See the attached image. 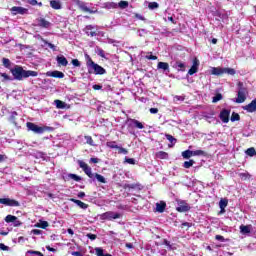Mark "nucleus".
Segmentation results:
<instances>
[{
    "label": "nucleus",
    "mask_w": 256,
    "mask_h": 256,
    "mask_svg": "<svg viewBox=\"0 0 256 256\" xmlns=\"http://www.w3.org/2000/svg\"><path fill=\"white\" fill-rule=\"evenodd\" d=\"M56 61L58 65H61L62 67H67V65H69V61H67V58L63 55L57 56Z\"/></svg>",
    "instance_id": "nucleus-19"
},
{
    "label": "nucleus",
    "mask_w": 256,
    "mask_h": 256,
    "mask_svg": "<svg viewBox=\"0 0 256 256\" xmlns=\"http://www.w3.org/2000/svg\"><path fill=\"white\" fill-rule=\"evenodd\" d=\"M107 147H109L110 149H118V145L117 142L115 141H110L106 143Z\"/></svg>",
    "instance_id": "nucleus-42"
},
{
    "label": "nucleus",
    "mask_w": 256,
    "mask_h": 256,
    "mask_svg": "<svg viewBox=\"0 0 256 256\" xmlns=\"http://www.w3.org/2000/svg\"><path fill=\"white\" fill-rule=\"evenodd\" d=\"M125 163H128L129 165H135L136 162L134 158L125 157Z\"/></svg>",
    "instance_id": "nucleus-52"
},
{
    "label": "nucleus",
    "mask_w": 256,
    "mask_h": 256,
    "mask_svg": "<svg viewBox=\"0 0 256 256\" xmlns=\"http://www.w3.org/2000/svg\"><path fill=\"white\" fill-rule=\"evenodd\" d=\"M92 89H94V91H100V89H103V86L99 84H95L92 86Z\"/></svg>",
    "instance_id": "nucleus-61"
},
{
    "label": "nucleus",
    "mask_w": 256,
    "mask_h": 256,
    "mask_svg": "<svg viewBox=\"0 0 256 256\" xmlns=\"http://www.w3.org/2000/svg\"><path fill=\"white\" fill-rule=\"evenodd\" d=\"M183 159H191L193 157V150H185L182 152Z\"/></svg>",
    "instance_id": "nucleus-29"
},
{
    "label": "nucleus",
    "mask_w": 256,
    "mask_h": 256,
    "mask_svg": "<svg viewBox=\"0 0 256 256\" xmlns=\"http://www.w3.org/2000/svg\"><path fill=\"white\" fill-rule=\"evenodd\" d=\"M35 23L37 27H43L44 29H49V27H51V22L45 20V18H37Z\"/></svg>",
    "instance_id": "nucleus-9"
},
{
    "label": "nucleus",
    "mask_w": 256,
    "mask_h": 256,
    "mask_svg": "<svg viewBox=\"0 0 256 256\" xmlns=\"http://www.w3.org/2000/svg\"><path fill=\"white\" fill-rule=\"evenodd\" d=\"M231 115V110H227V109H223L220 112V120L222 121V123H229V116Z\"/></svg>",
    "instance_id": "nucleus-11"
},
{
    "label": "nucleus",
    "mask_w": 256,
    "mask_h": 256,
    "mask_svg": "<svg viewBox=\"0 0 256 256\" xmlns=\"http://www.w3.org/2000/svg\"><path fill=\"white\" fill-rule=\"evenodd\" d=\"M54 104L56 105L57 109H65V107H67V103L61 100H55Z\"/></svg>",
    "instance_id": "nucleus-28"
},
{
    "label": "nucleus",
    "mask_w": 256,
    "mask_h": 256,
    "mask_svg": "<svg viewBox=\"0 0 256 256\" xmlns=\"http://www.w3.org/2000/svg\"><path fill=\"white\" fill-rule=\"evenodd\" d=\"M197 71H199V60L197 58H195L193 60V65L191 66V68L188 71V74L195 75V73H197Z\"/></svg>",
    "instance_id": "nucleus-15"
},
{
    "label": "nucleus",
    "mask_w": 256,
    "mask_h": 256,
    "mask_svg": "<svg viewBox=\"0 0 256 256\" xmlns=\"http://www.w3.org/2000/svg\"><path fill=\"white\" fill-rule=\"evenodd\" d=\"M240 232L243 235H247V233H251V228L249 226L241 225L240 226Z\"/></svg>",
    "instance_id": "nucleus-30"
},
{
    "label": "nucleus",
    "mask_w": 256,
    "mask_h": 256,
    "mask_svg": "<svg viewBox=\"0 0 256 256\" xmlns=\"http://www.w3.org/2000/svg\"><path fill=\"white\" fill-rule=\"evenodd\" d=\"M106 9H117L118 5L115 2H107L104 4Z\"/></svg>",
    "instance_id": "nucleus-32"
},
{
    "label": "nucleus",
    "mask_w": 256,
    "mask_h": 256,
    "mask_svg": "<svg viewBox=\"0 0 256 256\" xmlns=\"http://www.w3.org/2000/svg\"><path fill=\"white\" fill-rule=\"evenodd\" d=\"M86 237H88V239L91 241H95V239H97V235L91 233L87 234Z\"/></svg>",
    "instance_id": "nucleus-59"
},
{
    "label": "nucleus",
    "mask_w": 256,
    "mask_h": 256,
    "mask_svg": "<svg viewBox=\"0 0 256 256\" xmlns=\"http://www.w3.org/2000/svg\"><path fill=\"white\" fill-rule=\"evenodd\" d=\"M117 5L120 9H127V7H129V2L122 0Z\"/></svg>",
    "instance_id": "nucleus-37"
},
{
    "label": "nucleus",
    "mask_w": 256,
    "mask_h": 256,
    "mask_svg": "<svg viewBox=\"0 0 256 256\" xmlns=\"http://www.w3.org/2000/svg\"><path fill=\"white\" fill-rule=\"evenodd\" d=\"M239 119H241V116H239L238 113L233 112L230 118V121H232V123H234V121H239Z\"/></svg>",
    "instance_id": "nucleus-40"
},
{
    "label": "nucleus",
    "mask_w": 256,
    "mask_h": 256,
    "mask_svg": "<svg viewBox=\"0 0 256 256\" xmlns=\"http://www.w3.org/2000/svg\"><path fill=\"white\" fill-rule=\"evenodd\" d=\"M166 207H167V203H165L164 201H160L159 203H156L157 213H164Z\"/></svg>",
    "instance_id": "nucleus-21"
},
{
    "label": "nucleus",
    "mask_w": 256,
    "mask_h": 256,
    "mask_svg": "<svg viewBox=\"0 0 256 256\" xmlns=\"http://www.w3.org/2000/svg\"><path fill=\"white\" fill-rule=\"evenodd\" d=\"M224 73H227L228 75H235V69H233V68H224Z\"/></svg>",
    "instance_id": "nucleus-50"
},
{
    "label": "nucleus",
    "mask_w": 256,
    "mask_h": 256,
    "mask_svg": "<svg viewBox=\"0 0 256 256\" xmlns=\"http://www.w3.org/2000/svg\"><path fill=\"white\" fill-rule=\"evenodd\" d=\"M72 256H83V253L79 252V251H73L71 252Z\"/></svg>",
    "instance_id": "nucleus-63"
},
{
    "label": "nucleus",
    "mask_w": 256,
    "mask_h": 256,
    "mask_svg": "<svg viewBox=\"0 0 256 256\" xmlns=\"http://www.w3.org/2000/svg\"><path fill=\"white\" fill-rule=\"evenodd\" d=\"M157 69H161L165 75H169V63L167 62H158Z\"/></svg>",
    "instance_id": "nucleus-17"
},
{
    "label": "nucleus",
    "mask_w": 256,
    "mask_h": 256,
    "mask_svg": "<svg viewBox=\"0 0 256 256\" xmlns=\"http://www.w3.org/2000/svg\"><path fill=\"white\" fill-rule=\"evenodd\" d=\"M78 165L90 179H95V174H93L91 167L87 163L83 160H78Z\"/></svg>",
    "instance_id": "nucleus-5"
},
{
    "label": "nucleus",
    "mask_w": 256,
    "mask_h": 256,
    "mask_svg": "<svg viewBox=\"0 0 256 256\" xmlns=\"http://www.w3.org/2000/svg\"><path fill=\"white\" fill-rule=\"evenodd\" d=\"M26 127L28 131H33V133H36V135H42L45 131H53V128L49 126H37V124L33 122H27Z\"/></svg>",
    "instance_id": "nucleus-3"
},
{
    "label": "nucleus",
    "mask_w": 256,
    "mask_h": 256,
    "mask_svg": "<svg viewBox=\"0 0 256 256\" xmlns=\"http://www.w3.org/2000/svg\"><path fill=\"white\" fill-rule=\"evenodd\" d=\"M0 76L3 77L5 81H11V77L7 73H0Z\"/></svg>",
    "instance_id": "nucleus-58"
},
{
    "label": "nucleus",
    "mask_w": 256,
    "mask_h": 256,
    "mask_svg": "<svg viewBox=\"0 0 256 256\" xmlns=\"http://www.w3.org/2000/svg\"><path fill=\"white\" fill-rule=\"evenodd\" d=\"M86 35L90 37H97V26L88 25L85 27Z\"/></svg>",
    "instance_id": "nucleus-12"
},
{
    "label": "nucleus",
    "mask_w": 256,
    "mask_h": 256,
    "mask_svg": "<svg viewBox=\"0 0 256 256\" xmlns=\"http://www.w3.org/2000/svg\"><path fill=\"white\" fill-rule=\"evenodd\" d=\"M14 227H21V221H19V218L16 216V220L12 222Z\"/></svg>",
    "instance_id": "nucleus-56"
},
{
    "label": "nucleus",
    "mask_w": 256,
    "mask_h": 256,
    "mask_svg": "<svg viewBox=\"0 0 256 256\" xmlns=\"http://www.w3.org/2000/svg\"><path fill=\"white\" fill-rule=\"evenodd\" d=\"M42 41H43V43H44L45 45H47L50 49H52V51H56V50H57L55 44H52V43H50V42H47V40H42Z\"/></svg>",
    "instance_id": "nucleus-44"
},
{
    "label": "nucleus",
    "mask_w": 256,
    "mask_h": 256,
    "mask_svg": "<svg viewBox=\"0 0 256 256\" xmlns=\"http://www.w3.org/2000/svg\"><path fill=\"white\" fill-rule=\"evenodd\" d=\"M1 205H7L8 207H19V201L11 198H0Z\"/></svg>",
    "instance_id": "nucleus-7"
},
{
    "label": "nucleus",
    "mask_w": 256,
    "mask_h": 256,
    "mask_svg": "<svg viewBox=\"0 0 256 256\" xmlns=\"http://www.w3.org/2000/svg\"><path fill=\"white\" fill-rule=\"evenodd\" d=\"M146 59L150 60V61H157V56L151 54L150 55H146Z\"/></svg>",
    "instance_id": "nucleus-54"
},
{
    "label": "nucleus",
    "mask_w": 256,
    "mask_h": 256,
    "mask_svg": "<svg viewBox=\"0 0 256 256\" xmlns=\"http://www.w3.org/2000/svg\"><path fill=\"white\" fill-rule=\"evenodd\" d=\"M28 253H29L30 255L44 256L43 253H41V252H39V251L29 250Z\"/></svg>",
    "instance_id": "nucleus-57"
},
{
    "label": "nucleus",
    "mask_w": 256,
    "mask_h": 256,
    "mask_svg": "<svg viewBox=\"0 0 256 256\" xmlns=\"http://www.w3.org/2000/svg\"><path fill=\"white\" fill-rule=\"evenodd\" d=\"M11 73L16 81H23V79H27L28 77H37L39 75L37 71L25 70L21 66H15L11 69Z\"/></svg>",
    "instance_id": "nucleus-1"
},
{
    "label": "nucleus",
    "mask_w": 256,
    "mask_h": 256,
    "mask_svg": "<svg viewBox=\"0 0 256 256\" xmlns=\"http://www.w3.org/2000/svg\"><path fill=\"white\" fill-rule=\"evenodd\" d=\"M223 99V95L221 93H217L213 98L212 102L219 103Z\"/></svg>",
    "instance_id": "nucleus-35"
},
{
    "label": "nucleus",
    "mask_w": 256,
    "mask_h": 256,
    "mask_svg": "<svg viewBox=\"0 0 256 256\" xmlns=\"http://www.w3.org/2000/svg\"><path fill=\"white\" fill-rule=\"evenodd\" d=\"M15 117H17V112H12L10 116V121L13 123V125H17V122L15 121Z\"/></svg>",
    "instance_id": "nucleus-49"
},
{
    "label": "nucleus",
    "mask_w": 256,
    "mask_h": 256,
    "mask_svg": "<svg viewBox=\"0 0 256 256\" xmlns=\"http://www.w3.org/2000/svg\"><path fill=\"white\" fill-rule=\"evenodd\" d=\"M47 77H54L56 79H63V77H65V74L61 71H48L46 73Z\"/></svg>",
    "instance_id": "nucleus-13"
},
{
    "label": "nucleus",
    "mask_w": 256,
    "mask_h": 256,
    "mask_svg": "<svg viewBox=\"0 0 256 256\" xmlns=\"http://www.w3.org/2000/svg\"><path fill=\"white\" fill-rule=\"evenodd\" d=\"M118 153L120 154V155H127V153H129V151H127V149H125V148H123V147H121V146H118Z\"/></svg>",
    "instance_id": "nucleus-48"
},
{
    "label": "nucleus",
    "mask_w": 256,
    "mask_h": 256,
    "mask_svg": "<svg viewBox=\"0 0 256 256\" xmlns=\"http://www.w3.org/2000/svg\"><path fill=\"white\" fill-rule=\"evenodd\" d=\"M68 179H73V181H81L80 176H77L76 174H68Z\"/></svg>",
    "instance_id": "nucleus-45"
},
{
    "label": "nucleus",
    "mask_w": 256,
    "mask_h": 256,
    "mask_svg": "<svg viewBox=\"0 0 256 256\" xmlns=\"http://www.w3.org/2000/svg\"><path fill=\"white\" fill-rule=\"evenodd\" d=\"M246 155H248L249 157H255L256 155V150L255 148L251 147V148H248L246 150Z\"/></svg>",
    "instance_id": "nucleus-34"
},
{
    "label": "nucleus",
    "mask_w": 256,
    "mask_h": 256,
    "mask_svg": "<svg viewBox=\"0 0 256 256\" xmlns=\"http://www.w3.org/2000/svg\"><path fill=\"white\" fill-rule=\"evenodd\" d=\"M38 227H40L41 229H47V227H49V222L40 221V223L38 224Z\"/></svg>",
    "instance_id": "nucleus-46"
},
{
    "label": "nucleus",
    "mask_w": 256,
    "mask_h": 256,
    "mask_svg": "<svg viewBox=\"0 0 256 256\" xmlns=\"http://www.w3.org/2000/svg\"><path fill=\"white\" fill-rule=\"evenodd\" d=\"M95 253L97 256H113L109 253L105 254V250H103V248H95Z\"/></svg>",
    "instance_id": "nucleus-26"
},
{
    "label": "nucleus",
    "mask_w": 256,
    "mask_h": 256,
    "mask_svg": "<svg viewBox=\"0 0 256 256\" xmlns=\"http://www.w3.org/2000/svg\"><path fill=\"white\" fill-rule=\"evenodd\" d=\"M173 69H176L177 71H185V63L181 61H176L172 65Z\"/></svg>",
    "instance_id": "nucleus-22"
},
{
    "label": "nucleus",
    "mask_w": 256,
    "mask_h": 256,
    "mask_svg": "<svg viewBox=\"0 0 256 256\" xmlns=\"http://www.w3.org/2000/svg\"><path fill=\"white\" fill-rule=\"evenodd\" d=\"M78 7L79 9H81V11H83L84 13H90L93 14L95 13V11L91 10L89 7H87V3L85 2H78Z\"/></svg>",
    "instance_id": "nucleus-18"
},
{
    "label": "nucleus",
    "mask_w": 256,
    "mask_h": 256,
    "mask_svg": "<svg viewBox=\"0 0 256 256\" xmlns=\"http://www.w3.org/2000/svg\"><path fill=\"white\" fill-rule=\"evenodd\" d=\"M95 179H97V181H99V183H107V180L105 179V177L101 174H94Z\"/></svg>",
    "instance_id": "nucleus-31"
},
{
    "label": "nucleus",
    "mask_w": 256,
    "mask_h": 256,
    "mask_svg": "<svg viewBox=\"0 0 256 256\" xmlns=\"http://www.w3.org/2000/svg\"><path fill=\"white\" fill-rule=\"evenodd\" d=\"M215 240L216 241H221V243L225 242V237L221 236V235H216L215 236Z\"/></svg>",
    "instance_id": "nucleus-60"
},
{
    "label": "nucleus",
    "mask_w": 256,
    "mask_h": 256,
    "mask_svg": "<svg viewBox=\"0 0 256 256\" xmlns=\"http://www.w3.org/2000/svg\"><path fill=\"white\" fill-rule=\"evenodd\" d=\"M2 63L6 67V69H9V67H11V60H9L8 58H3Z\"/></svg>",
    "instance_id": "nucleus-43"
},
{
    "label": "nucleus",
    "mask_w": 256,
    "mask_h": 256,
    "mask_svg": "<svg viewBox=\"0 0 256 256\" xmlns=\"http://www.w3.org/2000/svg\"><path fill=\"white\" fill-rule=\"evenodd\" d=\"M192 156L193 157H207V152L203 150H194L192 151Z\"/></svg>",
    "instance_id": "nucleus-24"
},
{
    "label": "nucleus",
    "mask_w": 256,
    "mask_h": 256,
    "mask_svg": "<svg viewBox=\"0 0 256 256\" xmlns=\"http://www.w3.org/2000/svg\"><path fill=\"white\" fill-rule=\"evenodd\" d=\"M175 101H185V96H175Z\"/></svg>",
    "instance_id": "nucleus-62"
},
{
    "label": "nucleus",
    "mask_w": 256,
    "mask_h": 256,
    "mask_svg": "<svg viewBox=\"0 0 256 256\" xmlns=\"http://www.w3.org/2000/svg\"><path fill=\"white\" fill-rule=\"evenodd\" d=\"M191 206L185 202H181L178 207L176 208V211L179 213H187V211H190Z\"/></svg>",
    "instance_id": "nucleus-14"
},
{
    "label": "nucleus",
    "mask_w": 256,
    "mask_h": 256,
    "mask_svg": "<svg viewBox=\"0 0 256 256\" xmlns=\"http://www.w3.org/2000/svg\"><path fill=\"white\" fill-rule=\"evenodd\" d=\"M122 215L119 212L108 211L100 214L101 221H113L115 219H121Z\"/></svg>",
    "instance_id": "nucleus-4"
},
{
    "label": "nucleus",
    "mask_w": 256,
    "mask_h": 256,
    "mask_svg": "<svg viewBox=\"0 0 256 256\" xmlns=\"http://www.w3.org/2000/svg\"><path fill=\"white\" fill-rule=\"evenodd\" d=\"M32 233H33V235H41V230L34 229V230H32Z\"/></svg>",
    "instance_id": "nucleus-64"
},
{
    "label": "nucleus",
    "mask_w": 256,
    "mask_h": 256,
    "mask_svg": "<svg viewBox=\"0 0 256 256\" xmlns=\"http://www.w3.org/2000/svg\"><path fill=\"white\" fill-rule=\"evenodd\" d=\"M129 126L130 127H135L136 129H145V126L143 125V123H141L137 119H130L129 120Z\"/></svg>",
    "instance_id": "nucleus-16"
},
{
    "label": "nucleus",
    "mask_w": 256,
    "mask_h": 256,
    "mask_svg": "<svg viewBox=\"0 0 256 256\" xmlns=\"http://www.w3.org/2000/svg\"><path fill=\"white\" fill-rule=\"evenodd\" d=\"M16 217H17V216L7 215V216L5 217V219H4V221H5L6 223H13V221L16 220Z\"/></svg>",
    "instance_id": "nucleus-39"
},
{
    "label": "nucleus",
    "mask_w": 256,
    "mask_h": 256,
    "mask_svg": "<svg viewBox=\"0 0 256 256\" xmlns=\"http://www.w3.org/2000/svg\"><path fill=\"white\" fill-rule=\"evenodd\" d=\"M244 111L247 113H255L256 112V99L252 100L251 103L242 107Z\"/></svg>",
    "instance_id": "nucleus-10"
},
{
    "label": "nucleus",
    "mask_w": 256,
    "mask_h": 256,
    "mask_svg": "<svg viewBox=\"0 0 256 256\" xmlns=\"http://www.w3.org/2000/svg\"><path fill=\"white\" fill-rule=\"evenodd\" d=\"M211 73H212V75H217V76L223 75V74H225V68L213 67L211 69Z\"/></svg>",
    "instance_id": "nucleus-23"
},
{
    "label": "nucleus",
    "mask_w": 256,
    "mask_h": 256,
    "mask_svg": "<svg viewBox=\"0 0 256 256\" xmlns=\"http://www.w3.org/2000/svg\"><path fill=\"white\" fill-rule=\"evenodd\" d=\"M228 204H229V201H227V199H221L219 202V207L220 209H225V207H227Z\"/></svg>",
    "instance_id": "nucleus-41"
},
{
    "label": "nucleus",
    "mask_w": 256,
    "mask_h": 256,
    "mask_svg": "<svg viewBox=\"0 0 256 256\" xmlns=\"http://www.w3.org/2000/svg\"><path fill=\"white\" fill-rule=\"evenodd\" d=\"M70 201L72 203H75V205H77L78 207H80V209H88L89 205L86 204L85 202L81 201V200H77L74 198H71Z\"/></svg>",
    "instance_id": "nucleus-20"
},
{
    "label": "nucleus",
    "mask_w": 256,
    "mask_h": 256,
    "mask_svg": "<svg viewBox=\"0 0 256 256\" xmlns=\"http://www.w3.org/2000/svg\"><path fill=\"white\" fill-rule=\"evenodd\" d=\"M246 99H247V90L245 88H240L238 90L235 103H245Z\"/></svg>",
    "instance_id": "nucleus-6"
},
{
    "label": "nucleus",
    "mask_w": 256,
    "mask_h": 256,
    "mask_svg": "<svg viewBox=\"0 0 256 256\" xmlns=\"http://www.w3.org/2000/svg\"><path fill=\"white\" fill-rule=\"evenodd\" d=\"M156 157L158 159H169V154L167 152L164 151H159L156 153Z\"/></svg>",
    "instance_id": "nucleus-27"
},
{
    "label": "nucleus",
    "mask_w": 256,
    "mask_h": 256,
    "mask_svg": "<svg viewBox=\"0 0 256 256\" xmlns=\"http://www.w3.org/2000/svg\"><path fill=\"white\" fill-rule=\"evenodd\" d=\"M97 54L99 55V57H102L103 59H105V51L103 49L98 48Z\"/></svg>",
    "instance_id": "nucleus-53"
},
{
    "label": "nucleus",
    "mask_w": 256,
    "mask_h": 256,
    "mask_svg": "<svg viewBox=\"0 0 256 256\" xmlns=\"http://www.w3.org/2000/svg\"><path fill=\"white\" fill-rule=\"evenodd\" d=\"M149 9L153 10V9H159V3L157 2H150L148 5Z\"/></svg>",
    "instance_id": "nucleus-47"
},
{
    "label": "nucleus",
    "mask_w": 256,
    "mask_h": 256,
    "mask_svg": "<svg viewBox=\"0 0 256 256\" xmlns=\"http://www.w3.org/2000/svg\"><path fill=\"white\" fill-rule=\"evenodd\" d=\"M239 177H240V179L247 181V179H251V174H249V172L240 173Z\"/></svg>",
    "instance_id": "nucleus-38"
},
{
    "label": "nucleus",
    "mask_w": 256,
    "mask_h": 256,
    "mask_svg": "<svg viewBox=\"0 0 256 256\" xmlns=\"http://www.w3.org/2000/svg\"><path fill=\"white\" fill-rule=\"evenodd\" d=\"M84 139L88 145H91V147H95V142L93 141V138L91 136H85Z\"/></svg>",
    "instance_id": "nucleus-36"
},
{
    "label": "nucleus",
    "mask_w": 256,
    "mask_h": 256,
    "mask_svg": "<svg viewBox=\"0 0 256 256\" xmlns=\"http://www.w3.org/2000/svg\"><path fill=\"white\" fill-rule=\"evenodd\" d=\"M11 13L12 15H27L29 10L21 6H14L11 8Z\"/></svg>",
    "instance_id": "nucleus-8"
},
{
    "label": "nucleus",
    "mask_w": 256,
    "mask_h": 256,
    "mask_svg": "<svg viewBox=\"0 0 256 256\" xmlns=\"http://www.w3.org/2000/svg\"><path fill=\"white\" fill-rule=\"evenodd\" d=\"M166 139L170 142H177V139H175L171 134H165Z\"/></svg>",
    "instance_id": "nucleus-51"
},
{
    "label": "nucleus",
    "mask_w": 256,
    "mask_h": 256,
    "mask_svg": "<svg viewBox=\"0 0 256 256\" xmlns=\"http://www.w3.org/2000/svg\"><path fill=\"white\" fill-rule=\"evenodd\" d=\"M72 65L74 67H81V62L78 59H73L72 60Z\"/></svg>",
    "instance_id": "nucleus-55"
},
{
    "label": "nucleus",
    "mask_w": 256,
    "mask_h": 256,
    "mask_svg": "<svg viewBox=\"0 0 256 256\" xmlns=\"http://www.w3.org/2000/svg\"><path fill=\"white\" fill-rule=\"evenodd\" d=\"M195 165L194 160L185 161L183 164L184 169H190V167H193Z\"/></svg>",
    "instance_id": "nucleus-33"
},
{
    "label": "nucleus",
    "mask_w": 256,
    "mask_h": 256,
    "mask_svg": "<svg viewBox=\"0 0 256 256\" xmlns=\"http://www.w3.org/2000/svg\"><path fill=\"white\" fill-rule=\"evenodd\" d=\"M50 7H52V9H56V10L61 9V1H59V0L50 1Z\"/></svg>",
    "instance_id": "nucleus-25"
},
{
    "label": "nucleus",
    "mask_w": 256,
    "mask_h": 256,
    "mask_svg": "<svg viewBox=\"0 0 256 256\" xmlns=\"http://www.w3.org/2000/svg\"><path fill=\"white\" fill-rule=\"evenodd\" d=\"M85 58L86 67L90 75H105V73H107V70H105L101 65L95 63L89 54H85Z\"/></svg>",
    "instance_id": "nucleus-2"
}]
</instances>
